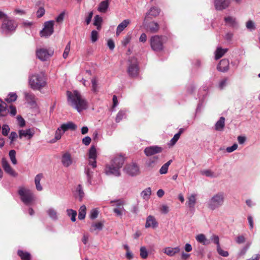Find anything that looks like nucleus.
<instances>
[{
    "mask_svg": "<svg viewBox=\"0 0 260 260\" xmlns=\"http://www.w3.org/2000/svg\"><path fill=\"white\" fill-rule=\"evenodd\" d=\"M107 45L111 50H113L115 48V43L112 39L108 40Z\"/></svg>",
    "mask_w": 260,
    "mask_h": 260,
    "instance_id": "obj_64",
    "label": "nucleus"
},
{
    "mask_svg": "<svg viewBox=\"0 0 260 260\" xmlns=\"http://www.w3.org/2000/svg\"><path fill=\"white\" fill-rule=\"evenodd\" d=\"M129 19H125L122 21L117 27L116 34L119 36L120 34L130 24Z\"/></svg>",
    "mask_w": 260,
    "mask_h": 260,
    "instance_id": "obj_23",
    "label": "nucleus"
},
{
    "mask_svg": "<svg viewBox=\"0 0 260 260\" xmlns=\"http://www.w3.org/2000/svg\"><path fill=\"white\" fill-rule=\"evenodd\" d=\"M224 21L226 24L230 26L236 27L237 25V23L236 20V18L231 16H228L224 18Z\"/></svg>",
    "mask_w": 260,
    "mask_h": 260,
    "instance_id": "obj_33",
    "label": "nucleus"
},
{
    "mask_svg": "<svg viewBox=\"0 0 260 260\" xmlns=\"http://www.w3.org/2000/svg\"><path fill=\"white\" fill-rule=\"evenodd\" d=\"M180 138V136L179 134H176L173 138L170 140L169 145L170 146H173L175 144V143L177 142L178 139Z\"/></svg>",
    "mask_w": 260,
    "mask_h": 260,
    "instance_id": "obj_55",
    "label": "nucleus"
},
{
    "mask_svg": "<svg viewBox=\"0 0 260 260\" xmlns=\"http://www.w3.org/2000/svg\"><path fill=\"white\" fill-rule=\"evenodd\" d=\"M53 26V21L50 20L45 22L43 29L40 32L41 37H48L50 36L54 32Z\"/></svg>",
    "mask_w": 260,
    "mask_h": 260,
    "instance_id": "obj_10",
    "label": "nucleus"
},
{
    "mask_svg": "<svg viewBox=\"0 0 260 260\" xmlns=\"http://www.w3.org/2000/svg\"><path fill=\"white\" fill-rule=\"evenodd\" d=\"M9 155L10 158L14 165H16L17 163V159L16 158V151L14 150H11L9 151Z\"/></svg>",
    "mask_w": 260,
    "mask_h": 260,
    "instance_id": "obj_45",
    "label": "nucleus"
},
{
    "mask_svg": "<svg viewBox=\"0 0 260 260\" xmlns=\"http://www.w3.org/2000/svg\"><path fill=\"white\" fill-rule=\"evenodd\" d=\"M228 51V49H222L221 47L217 48L215 54L216 60L220 58Z\"/></svg>",
    "mask_w": 260,
    "mask_h": 260,
    "instance_id": "obj_35",
    "label": "nucleus"
},
{
    "mask_svg": "<svg viewBox=\"0 0 260 260\" xmlns=\"http://www.w3.org/2000/svg\"><path fill=\"white\" fill-rule=\"evenodd\" d=\"M124 158L119 156L114 157L110 165H107L105 170V173L108 175H114L119 176L120 175V169L124 163Z\"/></svg>",
    "mask_w": 260,
    "mask_h": 260,
    "instance_id": "obj_3",
    "label": "nucleus"
},
{
    "mask_svg": "<svg viewBox=\"0 0 260 260\" xmlns=\"http://www.w3.org/2000/svg\"><path fill=\"white\" fill-rule=\"evenodd\" d=\"M53 51L46 48H39L36 50L37 57L42 61H45L51 57L53 54Z\"/></svg>",
    "mask_w": 260,
    "mask_h": 260,
    "instance_id": "obj_9",
    "label": "nucleus"
},
{
    "mask_svg": "<svg viewBox=\"0 0 260 260\" xmlns=\"http://www.w3.org/2000/svg\"><path fill=\"white\" fill-rule=\"evenodd\" d=\"M132 37L130 35L125 36L122 40L121 43L123 46H126L131 40Z\"/></svg>",
    "mask_w": 260,
    "mask_h": 260,
    "instance_id": "obj_52",
    "label": "nucleus"
},
{
    "mask_svg": "<svg viewBox=\"0 0 260 260\" xmlns=\"http://www.w3.org/2000/svg\"><path fill=\"white\" fill-rule=\"evenodd\" d=\"M151 194V188L150 187H147L143 190L141 193V196L143 199L148 200Z\"/></svg>",
    "mask_w": 260,
    "mask_h": 260,
    "instance_id": "obj_36",
    "label": "nucleus"
},
{
    "mask_svg": "<svg viewBox=\"0 0 260 260\" xmlns=\"http://www.w3.org/2000/svg\"><path fill=\"white\" fill-rule=\"evenodd\" d=\"M124 171L126 173L132 176H136L139 173V167L135 163H131L127 165L124 167Z\"/></svg>",
    "mask_w": 260,
    "mask_h": 260,
    "instance_id": "obj_11",
    "label": "nucleus"
},
{
    "mask_svg": "<svg viewBox=\"0 0 260 260\" xmlns=\"http://www.w3.org/2000/svg\"><path fill=\"white\" fill-rule=\"evenodd\" d=\"M67 215L71 217V220L73 222H75L76 220L77 212L73 209L67 210Z\"/></svg>",
    "mask_w": 260,
    "mask_h": 260,
    "instance_id": "obj_43",
    "label": "nucleus"
},
{
    "mask_svg": "<svg viewBox=\"0 0 260 260\" xmlns=\"http://www.w3.org/2000/svg\"><path fill=\"white\" fill-rule=\"evenodd\" d=\"M98 39V32L97 31L93 30L91 33V40L92 42H95Z\"/></svg>",
    "mask_w": 260,
    "mask_h": 260,
    "instance_id": "obj_56",
    "label": "nucleus"
},
{
    "mask_svg": "<svg viewBox=\"0 0 260 260\" xmlns=\"http://www.w3.org/2000/svg\"><path fill=\"white\" fill-rule=\"evenodd\" d=\"M42 178V174H38L36 176L35 178V183L36 185V187L37 190L38 191H41L43 189V188L40 184V181Z\"/></svg>",
    "mask_w": 260,
    "mask_h": 260,
    "instance_id": "obj_32",
    "label": "nucleus"
},
{
    "mask_svg": "<svg viewBox=\"0 0 260 260\" xmlns=\"http://www.w3.org/2000/svg\"><path fill=\"white\" fill-rule=\"evenodd\" d=\"M103 227V224L101 222H99L92 224L90 231L93 232L96 230H101Z\"/></svg>",
    "mask_w": 260,
    "mask_h": 260,
    "instance_id": "obj_44",
    "label": "nucleus"
},
{
    "mask_svg": "<svg viewBox=\"0 0 260 260\" xmlns=\"http://www.w3.org/2000/svg\"><path fill=\"white\" fill-rule=\"evenodd\" d=\"M77 192L79 198V200L81 201L84 197V193L83 192L82 186L80 184L78 185L77 186Z\"/></svg>",
    "mask_w": 260,
    "mask_h": 260,
    "instance_id": "obj_48",
    "label": "nucleus"
},
{
    "mask_svg": "<svg viewBox=\"0 0 260 260\" xmlns=\"http://www.w3.org/2000/svg\"><path fill=\"white\" fill-rule=\"evenodd\" d=\"M18 193L21 201L26 205H31L35 200V197L32 191L24 187H19Z\"/></svg>",
    "mask_w": 260,
    "mask_h": 260,
    "instance_id": "obj_5",
    "label": "nucleus"
},
{
    "mask_svg": "<svg viewBox=\"0 0 260 260\" xmlns=\"http://www.w3.org/2000/svg\"><path fill=\"white\" fill-rule=\"evenodd\" d=\"M17 98V95L16 93L11 92L9 94L8 97L6 99V101L8 103H11L13 102H15Z\"/></svg>",
    "mask_w": 260,
    "mask_h": 260,
    "instance_id": "obj_46",
    "label": "nucleus"
},
{
    "mask_svg": "<svg viewBox=\"0 0 260 260\" xmlns=\"http://www.w3.org/2000/svg\"><path fill=\"white\" fill-rule=\"evenodd\" d=\"M150 45L152 49L158 52L163 49L162 38L158 36H152L150 39Z\"/></svg>",
    "mask_w": 260,
    "mask_h": 260,
    "instance_id": "obj_8",
    "label": "nucleus"
},
{
    "mask_svg": "<svg viewBox=\"0 0 260 260\" xmlns=\"http://www.w3.org/2000/svg\"><path fill=\"white\" fill-rule=\"evenodd\" d=\"M18 254L22 260H30V254L27 252H24L22 250H19L18 251Z\"/></svg>",
    "mask_w": 260,
    "mask_h": 260,
    "instance_id": "obj_39",
    "label": "nucleus"
},
{
    "mask_svg": "<svg viewBox=\"0 0 260 260\" xmlns=\"http://www.w3.org/2000/svg\"><path fill=\"white\" fill-rule=\"evenodd\" d=\"M17 27V22L6 15L3 19L1 29L3 32L8 34L15 31Z\"/></svg>",
    "mask_w": 260,
    "mask_h": 260,
    "instance_id": "obj_6",
    "label": "nucleus"
},
{
    "mask_svg": "<svg viewBox=\"0 0 260 260\" xmlns=\"http://www.w3.org/2000/svg\"><path fill=\"white\" fill-rule=\"evenodd\" d=\"M159 13L160 10L158 8L153 7L150 9L149 12L147 14V16L150 15L153 17H156L159 15Z\"/></svg>",
    "mask_w": 260,
    "mask_h": 260,
    "instance_id": "obj_42",
    "label": "nucleus"
},
{
    "mask_svg": "<svg viewBox=\"0 0 260 260\" xmlns=\"http://www.w3.org/2000/svg\"><path fill=\"white\" fill-rule=\"evenodd\" d=\"M45 11L44 8L40 7L37 11V16L38 18H41L45 14Z\"/></svg>",
    "mask_w": 260,
    "mask_h": 260,
    "instance_id": "obj_61",
    "label": "nucleus"
},
{
    "mask_svg": "<svg viewBox=\"0 0 260 260\" xmlns=\"http://www.w3.org/2000/svg\"><path fill=\"white\" fill-rule=\"evenodd\" d=\"M9 126L7 124L3 125L2 127V134L4 136H7L10 132Z\"/></svg>",
    "mask_w": 260,
    "mask_h": 260,
    "instance_id": "obj_58",
    "label": "nucleus"
},
{
    "mask_svg": "<svg viewBox=\"0 0 260 260\" xmlns=\"http://www.w3.org/2000/svg\"><path fill=\"white\" fill-rule=\"evenodd\" d=\"M217 70L225 72L228 71L229 69V61L227 59H223L219 62L217 67Z\"/></svg>",
    "mask_w": 260,
    "mask_h": 260,
    "instance_id": "obj_20",
    "label": "nucleus"
},
{
    "mask_svg": "<svg viewBox=\"0 0 260 260\" xmlns=\"http://www.w3.org/2000/svg\"><path fill=\"white\" fill-rule=\"evenodd\" d=\"M85 173L87 177V183L89 185H91L92 184L93 172L88 167H86L85 168Z\"/></svg>",
    "mask_w": 260,
    "mask_h": 260,
    "instance_id": "obj_30",
    "label": "nucleus"
},
{
    "mask_svg": "<svg viewBox=\"0 0 260 260\" xmlns=\"http://www.w3.org/2000/svg\"><path fill=\"white\" fill-rule=\"evenodd\" d=\"M96 150L94 146H92L89 150V165L95 168L96 167Z\"/></svg>",
    "mask_w": 260,
    "mask_h": 260,
    "instance_id": "obj_13",
    "label": "nucleus"
},
{
    "mask_svg": "<svg viewBox=\"0 0 260 260\" xmlns=\"http://www.w3.org/2000/svg\"><path fill=\"white\" fill-rule=\"evenodd\" d=\"M110 2V0H104L100 3L98 7V11L100 13H105L109 7Z\"/></svg>",
    "mask_w": 260,
    "mask_h": 260,
    "instance_id": "obj_22",
    "label": "nucleus"
},
{
    "mask_svg": "<svg viewBox=\"0 0 260 260\" xmlns=\"http://www.w3.org/2000/svg\"><path fill=\"white\" fill-rule=\"evenodd\" d=\"M158 223L153 216L149 215L147 217L145 223L146 228H152L153 229H155L158 226Z\"/></svg>",
    "mask_w": 260,
    "mask_h": 260,
    "instance_id": "obj_18",
    "label": "nucleus"
},
{
    "mask_svg": "<svg viewBox=\"0 0 260 260\" xmlns=\"http://www.w3.org/2000/svg\"><path fill=\"white\" fill-rule=\"evenodd\" d=\"M86 213V207L85 205L80 207L79 210L78 218L80 220H83L85 218Z\"/></svg>",
    "mask_w": 260,
    "mask_h": 260,
    "instance_id": "obj_38",
    "label": "nucleus"
},
{
    "mask_svg": "<svg viewBox=\"0 0 260 260\" xmlns=\"http://www.w3.org/2000/svg\"><path fill=\"white\" fill-rule=\"evenodd\" d=\"M60 129H62L63 132L64 133L69 129L75 131L77 128V126L74 123L71 121L63 123L60 125Z\"/></svg>",
    "mask_w": 260,
    "mask_h": 260,
    "instance_id": "obj_24",
    "label": "nucleus"
},
{
    "mask_svg": "<svg viewBox=\"0 0 260 260\" xmlns=\"http://www.w3.org/2000/svg\"><path fill=\"white\" fill-rule=\"evenodd\" d=\"M91 83H92V90L93 92H95L97 91V81L96 78H93L91 79Z\"/></svg>",
    "mask_w": 260,
    "mask_h": 260,
    "instance_id": "obj_59",
    "label": "nucleus"
},
{
    "mask_svg": "<svg viewBox=\"0 0 260 260\" xmlns=\"http://www.w3.org/2000/svg\"><path fill=\"white\" fill-rule=\"evenodd\" d=\"M9 113V110L7 108V105L3 101L0 100V117H4Z\"/></svg>",
    "mask_w": 260,
    "mask_h": 260,
    "instance_id": "obj_28",
    "label": "nucleus"
},
{
    "mask_svg": "<svg viewBox=\"0 0 260 260\" xmlns=\"http://www.w3.org/2000/svg\"><path fill=\"white\" fill-rule=\"evenodd\" d=\"M35 131L33 128H27L26 129H20L18 131L19 138L21 139L25 138L30 140L35 135Z\"/></svg>",
    "mask_w": 260,
    "mask_h": 260,
    "instance_id": "obj_15",
    "label": "nucleus"
},
{
    "mask_svg": "<svg viewBox=\"0 0 260 260\" xmlns=\"http://www.w3.org/2000/svg\"><path fill=\"white\" fill-rule=\"evenodd\" d=\"M201 173L202 175H205L207 177H216V175L210 170H205L201 171Z\"/></svg>",
    "mask_w": 260,
    "mask_h": 260,
    "instance_id": "obj_47",
    "label": "nucleus"
},
{
    "mask_svg": "<svg viewBox=\"0 0 260 260\" xmlns=\"http://www.w3.org/2000/svg\"><path fill=\"white\" fill-rule=\"evenodd\" d=\"M238 148V145L236 143L234 144L231 147H228L226 148V150L228 152L231 153L236 150Z\"/></svg>",
    "mask_w": 260,
    "mask_h": 260,
    "instance_id": "obj_62",
    "label": "nucleus"
},
{
    "mask_svg": "<svg viewBox=\"0 0 260 260\" xmlns=\"http://www.w3.org/2000/svg\"><path fill=\"white\" fill-rule=\"evenodd\" d=\"M64 133V132H63L62 129H60V127L59 126L55 132L54 138L51 140L50 142L53 143L56 142L57 140L60 139L61 136Z\"/></svg>",
    "mask_w": 260,
    "mask_h": 260,
    "instance_id": "obj_34",
    "label": "nucleus"
},
{
    "mask_svg": "<svg viewBox=\"0 0 260 260\" xmlns=\"http://www.w3.org/2000/svg\"><path fill=\"white\" fill-rule=\"evenodd\" d=\"M29 85L31 88L39 90L46 84L44 74L42 72L35 74L29 77Z\"/></svg>",
    "mask_w": 260,
    "mask_h": 260,
    "instance_id": "obj_4",
    "label": "nucleus"
},
{
    "mask_svg": "<svg viewBox=\"0 0 260 260\" xmlns=\"http://www.w3.org/2000/svg\"><path fill=\"white\" fill-rule=\"evenodd\" d=\"M196 239L198 242L204 245H208L210 244V240L207 239L205 235L203 234L197 235Z\"/></svg>",
    "mask_w": 260,
    "mask_h": 260,
    "instance_id": "obj_25",
    "label": "nucleus"
},
{
    "mask_svg": "<svg viewBox=\"0 0 260 260\" xmlns=\"http://www.w3.org/2000/svg\"><path fill=\"white\" fill-rule=\"evenodd\" d=\"M126 117V111L125 110H120L117 113L115 121L116 122H119L122 119L125 118Z\"/></svg>",
    "mask_w": 260,
    "mask_h": 260,
    "instance_id": "obj_41",
    "label": "nucleus"
},
{
    "mask_svg": "<svg viewBox=\"0 0 260 260\" xmlns=\"http://www.w3.org/2000/svg\"><path fill=\"white\" fill-rule=\"evenodd\" d=\"M230 3V0H214L215 9L218 11H221L228 8Z\"/></svg>",
    "mask_w": 260,
    "mask_h": 260,
    "instance_id": "obj_16",
    "label": "nucleus"
},
{
    "mask_svg": "<svg viewBox=\"0 0 260 260\" xmlns=\"http://www.w3.org/2000/svg\"><path fill=\"white\" fill-rule=\"evenodd\" d=\"M245 241V238L242 235L238 236L236 239V242L238 244L243 243Z\"/></svg>",
    "mask_w": 260,
    "mask_h": 260,
    "instance_id": "obj_63",
    "label": "nucleus"
},
{
    "mask_svg": "<svg viewBox=\"0 0 260 260\" xmlns=\"http://www.w3.org/2000/svg\"><path fill=\"white\" fill-rule=\"evenodd\" d=\"M67 101L69 105L80 113L88 108L87 101L77 90L67 91Z\"/></svg>",
    "mask_w": 260,
    "mask_h": 260,
    "instance_id": "obj_1",
    "label": "nucleus"
},
{
    "mask_svg": "<svg viewBox=\"0 0 260 260\" xmlns=\"http://www.w3.org/2000/svg\"><path fill=\"white\" fill-rule=\"evenodd\" d=\"M140 256L143 258H146L148 256V251L144 246L140 248Z\"/></svg>",
    "mask_w": 260,
    "mask_h": 260,
    "instance_id": "obj_50",
    "label": "nucleus"
},
{
    "mask_svg": "<svg viewBox=\"0 0 260 260\" xmlns=\"http://www.w3.org/2000/svg\"><path fill=\"white\" fill-rule=\"evenodd\" d=\"M103 21L102 18L98 15L95 16L94 18L93 25L96 26L98 29H100L101 27V23Z\"/></svg>",
    "mask_w": 260,
    "mask_h": 260,
    "instance_id": "obj_40",
    "label": "nucleus"
},
{
    "mask_svg": "<svg viewBox=\"0 0 260 260\" xmlns=\"http://www.w3.org/2000/svg\"><path fill=\"white\" fill-rule=\"evenodd\" d=\"M17 120L18 122V125L20 127H23L25 125V121L24 119L21 116H17Z\"/></svg>",
    "mask_w": 260,
    "mask_h": 260,
    "instance_id": "obj_60",
    "label": "nucleus"
},
{
    "mask_svg": "<svg viewBox=\"0 0 260 260\" xmlns=\"http://www.w3.org/2000/svg\"><path fill=\"white\" fill-rule=\"evenodd\" d=\"M210 240V242L211 241H212L214 243H215V244H216L217 245V247H219V246H220V244H219V237L216 235H214V234H213L211 238H210V239H209Z\"/></svg>",
    "mask_w": 260,
    "mask_h": 260,
    "instance_id": "obj_49",
    "label": "nucleus"
},
{
    "mask_svg": "<svg viewBox=\"0 0 260 260\" xmlns=\"http://www.w3.org/2000/svg\"><path fill=\"white\" fill-rule=\"evenodd\" d=\"M70 44H71V42H69L68 44L67 45V46H66V48L64 49V52H63V57L66 59L67 58V57L68 56V55H69V53L70 52Z\"/></svg>",
    "mask_w": 260,
    "mask_h": 260,
    "instance_id": "obj_51",
    "label": "nucleus"
},
{
    "mask_svg": "<svg viewBox=\"0 0 260 260\" xmlns=\"http://www.w3.org/2000/svg\"><path fill=\"white\" fill-rule=\"evenodd\" d=\"M162 151V147L155 145L151 146L146 147L144 149V153L147 156H151L152 155H154L156 154L159 153L161 152Z\"/></svg>",
    "mask_w": 260,
    "mask_h": 260,
    "instance_id": "obj_12",
    "label": "nucleus"
},
{
    "mask_svg": "<svg viewBox=\"0 0 260 260\" xmlns=\"http://www.w3.org/2000/svg\"><path fill=\"white\" fill-rule=\"evenodd\" d=\"M225 200V194L222 191H218L214 193L207 202V208L214 211L222 207Z\"/></svg>",
    "mask_w": 260,
    "mask_h": 260,
    "instance_id": "obj_2",
    "label": "nucleus"
},
{
    "mask_svg": "<svg viewBox=\"0 0 260 260\" xmlns=\"http://www.w3.org/2000/svg\"><path fill=\"white\" fill-rule=\"evenodd\" d=\"M180 251V249L179 247H176L174 248L167 247L163 249L164 252L169 256H174L176 253H179Z\"/></svg>",
    "mask_w": 260,
    "mask_h": 260,
    "instance_id": "obj_21",
    "label": "nucleus"
},
{
    "mask_svg": "<svg viewBox=\"0 0 260 260\" xmlns=\"http://www.w3.org/2000/svg\"><path fill=\"white\" fill-rule=\"evenodd\" d=\"M246 27L249 30H254L255 29V26L254 22L251 20H249L246 22Z\"/></svg>",
    "mask_w": 260,
    "mask_h": 260,
    "instance_id": "obj_57",
    "label": "nucleus"
},
{
    "mask_svg": "<svg viewBox=\"0 0 260 260\" xmlns=\"http://www.w3.org/2000/svg\"><path fill=\"white\" fill-rule=\"evenodd\" d=\"M61 162L65 167H69L73 163L71 155L69 152L64 153L61 157Z\"/></svg>",
    "mask_w": 260,
    "mask_h": 260,
    "instance_id": "obj_19",
    "label": "nucleus"
},
{
    "mask_svg": "<svg viewBox=\"0 0 260 260\" xmlns=\"http://www.w3.org/2000/svg\"><path fill=\"white\" fill-rule=\"evenodd\" d=\"M2 166L6 173L13 177L17 176V173L11 168L7 160L4 157L2 159Z\"/></svg>",
    "mask_w": 260,
    "mask_h": 260,
    "instance_id": "obj_14",
    "label": "nucleus"
},
{
    "mask_svg": "<svg viewBox=\"0 0 260 260\" xmlns=\"http://www.w3.org/2000/svg\"><path fill=\"white\" fill-rule=\"evenodd\" d=\"M24 95L26 101L28 103L30 104H34L35 103V96L34 94H32L31 92H24Z\"/></svg>",
    "mask_w": 260,
    "mask_h": 260,
    "instance_id": "obj_37",
    "label": "nucleus"
},
{
    "mask_svg": "<svg viewBox=\"0 0 260 260\" xmlns=\"http://www.w3.org/2000/svg\"><path fill=\"white\" fill-rule=\"evenodd\" d=\"M225 126V118L223 117H220L215 125V129L217 131H223Z\"/></svg>",
    "mask_w": 260,
    "mask_h": 260,
    "instance_id": "obj_27",
    "label": "nucleus"
},
{
    "mask_svg": "<svg viewBox=\"0 0 260 260\" xmlns=\"http://www.w3.org/2000/svg\"><path fill=\"white\" fill-rule=\"evenodd\" d=\"M127 73L131 77H136L138 76L139 67L136 58L131 57L128 59Z\"/></svg>",
    "mask_w": 260,
    "mask_h": 260,
    "instance_id": "obj_7",
    "label": "nucleus"
},
{
    "mask_svg": "<svg viewBox=\"0 0 260 260\" xmlns=\"http://www.w3.org/2000/svg\"><path fill=\"white\" fill-rule=\"evenodd\" d=\"M197 194L195 193L191 194L187 197L186 205L191 210H194V206L197 203Z\"/></svg>",
    "mask_w": 260,
    "mask_h": 260,
    "instance_id": "obj_17",
    "label": "nucleus"
},
{
    "mask_svg": "<svg viewBox=\"0 0 260 260\" xmlns=\"http://www.w3.org/2000/svg\"><path fill=\"white\" fill-rule=\"evenodd\" d=\"M159 160V157L157 155H155L150 158L146 162V165L149 168H153L157 164Z\"/></svg>",
    "mask_w": 260,
    "mask_h": 260,
    "instance_id": "obj_31",
    "label": "nucleus"
},
{
    "mask_svg": "<svg viewBox=\"0 0 260 260\" xmlns=\"http://www.w3.org/2000/svg\"><path fill=\"white\" fill-rule=\"evenodd\" d=\"M147 29L151 33L156 32L159 29V25L154 21L151 22L147 25Z\"/></svg>",
    "mask_w": 260,
    "mask_h": 260,
    "instance_id": "obj_29",
    "label": "nucleus"
},
{
    "mask_svg": "<svg viewBox=\"0 0 260 260\" xmlns=\"http://www.w3.org/2000/svg\"><path fill=\"white\" fill-rule=\"evenodd\" d=\"M46 213L48 216L53 220L56 221L58 219V213L54 208L52 207L49 208L46 211Z\"/></svg>",
    "mask_w": 260,
    "mask_h": 260,
    "instance_id": "obj_26",
    "label": "nucleus"
},
{
    "mask_svg": "<svg viewBox=\"0 0 260 260\" xmlns=\"http://www.w3.org/2000/svg\"><path fill=\"white\" fill-rule=\"evenodd\" d=\"M99 214V211L97 209H93L91 210L90 213V218L92 219H95L98 217Z\"/></svg>",
    "mask_w": 260,
    "mask_h": 260,
    "instance_id": "obj_54",
    "label": "nucleus"
},
{
    "mask_svg": "<svg viewBox=\"0 0 260 260\" xmlns=\"http://www.w3.org/2000/svg\"><path fill=\"white\" fill-rule=\"evenodd\" d=\"M217 251L218 254L222 256L227 257L229 256V252L227 251L222 250L220 246L217 247Z\"/></svg>",
    "mask_w": 260,
    "mask_h": 260,
    "instance_id": "obj_53",
    "label": "nucleus"
}]
</instances>
